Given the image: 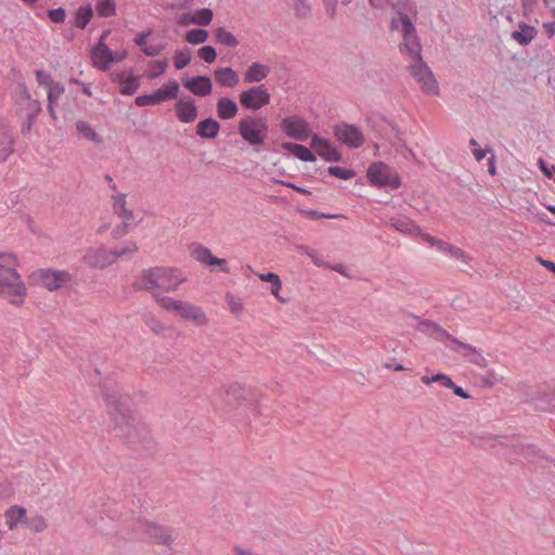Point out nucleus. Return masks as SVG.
<instances>
[{"label": "nucleus", "mask_w": 555, "mask_h": 555, "mask_svg": "<svg viewBox=\"0 0 555 555\" xmlns=\"http://www.w3.org/2000/svg\"><path fill=\"white\" fill-rule=\"evenodd\" d=\"M102 396L108 406V413L117 436L133 449H141L149 453L153 452L156 443L146 425L131 411L129 406L130 398L106 385L102 386Z\"/></svg>", "instance_id": "1"}, {"label": "nucleus", "mask_w": 555, "mask_h": 555, "mask_svg": "<svg viewBox=\"0 0 555 555\" xmlns=\"http://www.w3.org/2000/svg\"><path fill=\"white\" fill-rule=\"evenodd\" d=\"M16 257L11 254L0 253V295L24 297L26 287L21 281L14 266Z\"/></svg>", "instance_id": "2"}, {"label": "nucleus", "mask_w": 555, "mask_h": 555, "mask_svg": "<svg viewBox=\"0 0 555 555\" xmlns=\"http://www.w3.org/2000/svg\"><path fill=\"white\" fill-rule=\"evenodd\" d=\"M398 15L400 16L403 36V41L399 46L400 51L408 53L413 60L421 57L422 44L420 42L415 25L410 16L400 8L398 9Z\"/></svg>", "instance_id": "3"}, {"label": "nucleus", "mask_w": 555, "mask_h": 555, "mask_svg": "<svg viewBox=\"0 0 555 555\" xmlns=\"http://www.w3.org/2000/svg\"><path fill=\"white\" fill-rule=\"evenodd\" d=\"M137 524L138 526L134 529L145 533L150 541L155 544L171 547L176 540L175 530L170 527L141 518L137 520Z\"/></svg>", "instance_id": "4"}, {"label": "nucleus", "mask_w": 555, "mask_h": 555, "mask_svg": "<svg viewBox=\"0 0 555 555\" xmlns=\"http://www.w3.org/2000/svg\"><path fill=\"white\" fill-rule=\"evenodd\" d=\"M238 133L250 145H261L268 135V122L263 117L244 118L238 122Z\"/></svg>", "instance_id": "5"}, {"label": "nucleus", "mask_w": 555, "mask_h": 555, "mask_svg": "<svg viewBox=\"0 0 555 555\" xmlns=\"http://www.w3.org/2000/svg\"><path fill=\"white\" fill-rule=\"evenodd\" d=\"M370 183L377 188L390 186L397 190L401 185V179L398 175H392L391 169L383 162L372 163L366 171Z\"/></svg>", "instance_id": "6"}, {"label": "nucleus", "mask_w": 555, "mask_h": 555, "mask_svg": "<svg viewBox=\"0 0 555 555\" xmlns=\"http://www.w3.org/2000/svg\"><path fill=\"white\" fill-rule=\"evenodd\" d=\"M408 69L410 75L420 83L424 92L429 94H438V82L431 69L424 62L422 56L413 60V63L409 66Z\"/></svg>", "instance_id": "7"}, {"label": "nucleus", "mask_w": 555, "mask_h": 555, "mask_svg": "<svg viewBox=\"0 0 555 555\" xmlns=\"http://www.w3.org/2000/svg\"><path fill=\"white\" fill-rule=\"evenodd\" d=\"M243 401H258V396L254 389L238 383H232L227 386L222 402L227 410L236 409Z\"/></svg>", "instance_id": "8"}, {"label": "nucleus", "mask_w": 555, "mask_h": 555, "mask_svg": "<svg viewBox=\"0 0 555 555\" xmlns=\"http://www.w3.org/2000/svg\"><path fill=\"white\" fill-rule=\"evenodd\" d=\"M280 127L288 138L297 141H306L311 133L308 121L298 115L283 118Z\"/></svg>", "instance_id": "9"}, {"label": "nucleus", "mask_w": 555, "mask_h": 555, "mask_svg": "<svg viewBox=\"0 0 555 555\" xmlns=\"http://www.w3.org/2000/svg\"><path fill=\"white\" fill-rule=\"evenodd\" d=\"M271 95L263 86L251 87L240 94V103L244 108L257 111L270 103Z\"/></svg>", "instance_id": "10"}, {"label": "nucleus", "mask_w": 555, "mask_h": 555, "mask_svg": "<svg viewBox=\"0 0 555 555\" xmlns=\"http://www.w3.org/2000/svg\"><path fill=\"white\" fill-rule=\"evenodd\" d=\"M334 137L345 145L358 149L364 143V135L356 125L340 122L333 127Z\"/></svg>", "instance_id": "11"}, {"label": "nucleus", "mask_w": 555, "mask_h": 555, "mask_svg": "<svg viewBox=\"0 0 555 555\" xmlns=\"http://www.w3.org/2000/svg\"><path fill=\"white\" fill-rule=\"evenodd\" d=\"M109 33V29L103 31L99 42L92 49L93 63L99 69L103 72L109 69L112 64L115 63L113 51L104 42Z\"/></svg>", "instance_id": "12"}, {"label": "nucleus", "mask_w": 555, "mask_h": 555, "mask_svg": "<svg viewBox=\"0 0 555 555\" xmlns=\"http://www.w3.org/2000/svg\"><path fill=\"white\" fill-rule=\"evenodd\" d=\"M159 289L175 292L186 279L177 274L178 270L170 267H156Z\"/></svg>", "instance_id": "13"}, {"label": "nucleus", "mask_w": 555, "mask_h": 555, "mask_svg": "<svg viewBox=\"0 0 555 555\" xmlns=\"http://www.w3.org/2000/svg\"><path fill=\"white\" fill-rule=\"evenodd\" d=\"M40 282L49 291H56L70 280V274L63 270L41 269L38 272Z\"/></svg>", "instance_id": "14"}, {"label": "nucleus", "mask_w": 555, "mask_h": 555, "mask_svg": "<svg viewBox=\"0 0 555 555\" xmlns=\"http://www.w3.org/2000/svg\"><path fill=\"white\" fill-rule=\"evenodd\" d=\"M83 261L91 268L103 269L114 263V256L105 248H91L83 256Z\"/></svg>", "instance_id": "15"}, {"label": "nucleus", "mask_w": 555, "mask_h": 555, "mask_svg": "<svg viewBox=\"0 0 555 555\" xmlns=\"http://www.w3.org/2000/svg\"><path fill=\"white\" fill-rule=\"evenodd\" d=\"M182 86L196 96H207L212 91V81L208 76H195L182 80Z\"/></svg>", "instance_id": "16"}, {"label": "nucleus", "mask_w": 555, "mask_h": 555, "mask_svg": "<svg viewBox=\"0 0 555 555\" xmlns=\"http://www.w3.org/2000/svg\"><path fill=\"white\" fill-rule=\"evenodd\" d=\"M175 311H177L184 320H191L196 325L201 326L207 323V318L204 311L199 307L188 301L180 300Z\"/></svg>", "instance_id": "17"}, {"label": "nucleus", "mask_w": 555, "mask_h": 555, "mask_svg": "<svg viewBox=\"0 0 555 555\" xmlns=\"http://www.w3.org/2000/svg\"><path fill=\"white\" fill-rule=\"evenodd\" d=\"M175 111L178 119L184 124L193 122L198 115L195 100L192 98L186 101L179 100L175 105Z\"/></svg>", "instance_id": "18"}, {"label": "nucleus", "mask_w": 555, "mask_h": 555, "mask_svg": "<svg viewBox=\"0 0 555 555\" xmlns=\"http://www.w3.org/2000/svg\"><path fill=\"white\" fill-rule=\"evenodd\" d=\"M158 275L156 272V267L144 269L141 272L140 281L134 282L132 284V288L137 292L147 291L153 292L155 289H159L158 284Z\"/></svg>", "instance_id": "19"}, {"label": "nucleus", "mask_w": 555, "mask_h": 555, "mask_svg": "<svg viewBox=\"0 0 555 555\" xmlns=\"http://www.w3.org/2000/svg\"><path fill=\"white\" fill-rule=\"evenodd\" d=\"M12 129L0 118V162L5 160L14 152Z\"/></svg>", "instance_id": "20"}, {"label": "nucleus", "mask_w": 555, "mask_h": 555, "mask_svg": "<svg viewBox=\"0 0 555 555\" xmlns=\"http://www.w3.org/2000/svg\"><path fill=\"white\" fill-rule=\"evenodd\" d=\"M515 450L530 464H537L546 459V452L535 443H520L515 446Z\"/></svg>", "instance_id": "21"}, {"label": "nucleus", "mask_w": 555, "mask_h": 555, "mask_svg": "<svg viewBox=\"0 0 555 555\" xmlns=\"http://www.w3.org/2000/svg\"><path fill=\"white\" fill-rule=\"evenodd\" d=\"M221 125L212 117L205 118L196 125V134L202 139H216L220 131Z\"/></svg>", "instance_id": "22"}, {"label": "nucleus", "mask_w": 555, "mask_h": 555, "mask_svg": "<svg viewBox=\"0 0 555 555\" xmlns=\"http://www.w3.org/2000/svg\"><path fill=\"white\" fill-rule=\"evenodd\" d=\"M180 85L177 80H169L162 88L153 92L156 105L178 98Z\"/></svg>", "instance_id": "23"}, {"label": "nucleus", "mask_w": 555, "mask_h": 555, "mask_svg": "<svg viewBox=\"0 0 555 555\" xmlns=\"http://www.w3.org/2000/svg\"><path fill=\"white\" fill-rule=\"evenodd\" d=\"M114 81H117L121 85L120 93L125 95H132L140 88V77L134 76L131 70L128 77L125 75V73L116 74Z\"/></svg>", "instance_id": "24"}, {"label": "nucleus", "mask_w": 555, "mask_h": 555, "mask_svg": "<svg viewBox=\"0 0 555 555\" xmlns=\"http://www.w3.org/2000/svg\"><path fill=\"white\" fill-rule=\"evenodd\" d=\"M214 75H215L216 81L221 87L233 88L240 81L237 73L231 67L216 68L214 72Z\"/></svg>", "instance_id": "25"}, {"label": "nucleus", "mask_w": 555, "mask_h": 555, "mask_svg": "<svg viewBox=\"0 0 555 555\" xmlns=\"http://www.w3.org/2000/svg\"><path fill=\"white\" fill-rule=\"evenodd\" d=\"M282 149L292 153L295 157L300 159L301 162H315V154L305 145L293 143V142H284L282 143Z\"/></svg>", "instance_id": "26"}, {"label": "nucleus", "mask_w": 555, "mask_h": 555, "mask_svg": "<svg viewBox=\"0 0 555 555\" xmlns=\"http://www.w3.org/2000/svg\"><path fill=\"white\" fill-rule=\"evenodd\" d=\"M26 508L20 505H13L5 512V522L10 530L15 529L20 524L26 522Z\"/></svg>", "instance_id": "27"}, {"label": "nucleus", "mask_w": 555, "mask_h": 555, "mask_svg": "<svg viewBox=\"0 0 555 555\" xmlns=\"http://www.w3.org/2000/svg\"><path fill=\"white\" fill-rule=\"evenodd\" d=\"M238 112L237 104L234 100L223 96L217 102V114L222 120L233 118Z\"/></svg>", "instance_id": "28"}, {"label": "nucleus", "mask_w": 555, "mask_h": 555, "mask_svg": "<svg viewBox=\"0 0 555 555\" xmlns=\"http://www.w3.org/2000/svg\"><path fill=\"white\" fill-rule=\"evenodd\" d=\"M538 30L526 23H520L519 29L512 33V38L520 46H527L537 36Z\"/></svg>", "instance_id": "29"}, {"label": "nucleus", "mask_w": 555, "mask_h": 555, "mask_svg": "<svg viewBox=\"0 0 555 555\" xmlns=\"http://www.w3.org/2000/svg\"><path fill=\"white\" fill-rule=\"evenodd\" d=\"M269 74V67L266 65L255 62L253 63L244 75L245 82L253 83L263 80Z\"/></svg>", "instance_id": "30"}, {"label": "nucleus", "mask_w": 555, "mask_h": 555, "mask_svg": "<svg viewBox=\"0 0 555 555\" xmlns=\"http://www.w3.org/2000/svg\"><path fill=\"white\" fill-rule=\"evenodd\" d=\"M461 349H463V357L467 358L469 362L480 366V367H487L488 366V360L479 353L476 348L469 344L460 341L457 345Z\"/></svg>", "instance_id": "31"}, {"label": "nucleus", "mask_w": 555, "mask_h": 555, "mask_svg": "<svg viewBox=\"0 0 555 555\" xmlns=\"http://www.w3.org/2000/svg\"><path fill=\"white\" fill-rule=\"evenodd\" d=\"M24 107L22 108V114H24L25 119H36L39 113L41 112V104L37 100H33L30 94L25 89L24 90Z\"/></svg>", "instance_id": "32"}, {"label": "nucleus", "mask_w": 555, "mask_h": 555, "mask_svg": "<svg viewBox=\"0 0 555 555\" xmlns=\"http://www.w3.org/2000/svg\"><path fill=\"white\" fill-rule=\"evenodd\" d=\"M389 225L395 230L405 234H416L421 232V229L406 217L390 219Z\"/></svg>", "instance_id": "33"}, {"label": "nucleus", "mask_w": 555, "mask_h": 555, "mask_svg": "<svg viewBox=\"0 0 555 555\" xmlns=\"http://www.w3.org/2000/svg\"><path fill=\"white\" fill-rule=\"evenodd\" d=\"M93 16V8L90 3L81 5L75 13L74 26L85 29Z\"/></svg>", "instance_id": "34"}, {"label": "nucleus", "mask_w": 555, "mask_h": 555, "mask_svg": "<svg viewBox=\"0 0 555 555\" xmlns=\"http://www.w3.org/2000/svg\"><path fill=\"white\" fill-rule=\"evenodd\" d=\"M112 198L114 199L113 209L117 216L126 220L133 219V211L126 207V194L113 195Z\"/></svg>", "instance_id": "35"}, {"label": "nucleus", "mask_w": 555, "mask_h": 555, "mask_svg": "<svg viewBox=\"0 0 555 555\" xmlns=\"http://www.w3.org/2000/svg\"><path fill=\"white\" fill-rule=\"evenodd\" d=\"M216 42L224 46L234 48L238 44V40L235 38V36L227 30L224 27H218L214 30Z\"/></svg>", "instance_id": "36"}, {"label": "nucleus", "mask_w": 555, "mask_h": 555, "mask_svg": "<svg viewBox=\"0 0 555 555\" xmlns=\"http://www.w3.org/2000/svg\"><path fill=\"white\" fill-rule=\"evenodd\" d=\"M76 129H77V132L81 137L88 139L96 144L102 143V138L90 127V125L88 122H86L83 120H78L76 122Z\"/></svg>", "instance_id": "37"}, {"label": "nucleus", "mask_w": 555, "mask_h": 555, "mask_svg": "<svg viewBox=\"0 0 555 555\" xmlns=\"http://www.w3.org/2000/svg\"><path fill=\"white\" fill-rule=\"evenodd\" d=\"M318 155L326 162H340L343 159L341 153L330 141L318 150Z\"/></svg>", "instance_id": "38"}, {"label": "nucleus", "mask_w": 555, "mask_h": 555, "mask_svg": "<svg viewBox=\"0 0 555 555\" xmlns=\"http://www.w3.org/2000/svg\"><path fill=\"white\" fill-rule=\"evenodd\" d=\"M209 34L203 28H193L186 31L185 40L191 44H201L207 41Z\"/></svg>", "instance_id": "39"}, {"label": "nucleus", "mask_w": 555, "mask_h": 555, "mask_svg": "<svg viewBox=\"0 0 555 555\" xmlns=\"http://www.w3.org/2000/svg\"><path fill=\"white\" fill-rule=\"evenodd\" d=\"M95 10L100 17L114 16L116 14V2L115 0H100Z\"/></svg>", "instance_id": "40"}, {"label": "nucleus", "mask_w": 555, "mask_h": 555, "mask_svg": "<svg viewBox=\"0 0 555 555\" xmlns=\"http://www.w3.org/2000/svg\"><path fill=\"white\" fill-rule=\"evenodd\" d=\"M434 339L438 341H442L444 339L450 340L451 343L459 345L461 340L452 336L448 333L443 327H441L438 323L434 322V326L431 327V332L429 334Z\"/></svg>", "instance_id": "41"}, {"label": "nucleus", "mask_w": 555, "mask_h": 555, "mask_svg": "<svg viewBox=\"0 0 555 555\" xmlns=\"http://www.w3.org/2000/svg\"><path fill=\"white\" fill-rule=\"evenodd\" d=\"M192 60V54L189 48H184L183 50H178L173 56V65L176 69H183L186 67Z\"/></svg>", "instance_id": "42"}, {"label": "nucleus", "mask_w": 555, "mask_h": 555, "mask_svg": "<svg viewBox=\"0 0 555 555\" xmlns=\"http://www.w3.org/2000/svg\"><path fill=\"white\" fill-rule=\"evenodd\" d=\"M192 256L199 262L210 266V260L214 258L210 249L203 245H195L192 250Z\"/></svg>", "instance_id": "43"}, {"label": "nucleus", "mask_w": 555, "mask_h": 555, "mask_svg": "<svg viewBox=\"0 0 555 555\" xmlns=\"http://www.w3.org/2000/svg\"><path fill=\"white\" fill-rule=\"evenodd\" d=\"M193 15H194V25H199V26L209 25L214 18V12H212V10H210L208 8L199 9L195 13H193Z\"/></svg>", "instance_id": "44"}, {"label": "nucleus", "mask_w": 555, "mask_h": 555, "mask_svg": "<svg viewBox=\"0 0 555 555\" xmlns=\"http://www.w3.org/2000/svg\"><path fill=\"white\" fill-rule=\"evenodd\" d=\"M295 15L298 18H308L311 16V7L307 0H295L294 2Z\"/></svg>", "instance_id": "45"}, {"label": "nucleus", "mask_w": 555, "mask_h": 555, "mask_svg": "<svg viewBox=\"0 0 555 555\" xmlns=\"http://www.w3.org/2000/svg\"><path fill=\"white\" fill-rule=\"evenodd\" d=\"M327 172L341 180H349L356 176V171L353 169H347L339 166H331L327 169Z\"/></svg>", "instance_id": "46"}, {"label": "nucleus", "mask_w": 555, "mask_h": 555, "mask_svg": "<svg viewBox=\"0 0 555 555\" xmlns=\"http://www.w3.org/2000/svg\"><path fill=\"white\" fill-rule=\"evenodd\" d=\"M25 526L34 532H42L47 528V522L42 516L37 515L33 518L26 517Z\"/></svg>", "instance_id": "47"}, {"label": "nucleus", "mask_w": 555, "mask_h": 555, "mask_svg": "<svg viewBox=\"0 0 555 555\" xmlns=\"http://www.w3.org/2000/svg\"><path fill=\"white\" fill-rule=\"evenodd\" d=\"M198 56L204 60L206 63H214L217 59V51L211 46H204L197 51Z\"/></svg>", "instance_id": "48"}, {"label": "nucleus", "mask_w": 555, "mask_h": 555, "mask_svg": "<svg viewBox=\"0 0 555 555\" xmlns=\"http://www.w3.org/2000/svg\"><path fill=\"white\" fill-rule=\"evenodd\" d=\"M65 88L60 82H52L48 87V102H56L57 99L64 93Z\"/></svg>", "instance_id": "49"}, {"label": "nucleus", "mask_w": 555, "mask_h": 555, "mask_svg": "<svg viewBox=\"0 0 555 555\" xmlns=\"http://www.w3.org/2000/svg\"><path fill=\"white\" fill-rule=\"evenodd\" d=\"M144 321L145 324L150 327V330L157 335L163 334V332L165 331V326L163 325V323L152 314L145 315Z\"/></svg>", "instance_id": "50"}, {"label": "nucleus", "mask_w": 555, "mask_h": 555, "mask_svg": "<svg viewBox=\"0 0 555 555\" xmlns=\"http://www.w3.org/2000/svg\"><path fill=\"white\" fill-rule=\"evenodd\" d=\"M153 296L156 298L158 305L166 310H175L180 301L167 296H159L156 293H153Z\"/></svg>", "instance_id": "51"}, {"label": "nucleus", "mask_w": 555, "mask_h": 555, "mask_svg": "<svg viewBox=\"0 0 555 555\" xmlns=\"http://www.w3.org/2000/svg\"><path fill=\"white\" fill-rule=\"evenodd\" d=\"M47 15L49 20L55 24L64 23L66 18V11L63 8L48 10Z\"/></svg>", "instance_id": "52"}, {"label": "nucleus", "mask_w": 555, "mask_h": 555, "mask_svg": "<svg viewBox=\"0 0 555 555\" xmlns=\"http://www.w3.org/2000/svg\"><path fill=\"white\" fill-rule=\"evenodd\" d=\"M155 65H156V70H152V72L147 73V77L150 79H155V78L159 77L160 75H163L168 67V61L166 59L157 60V61H155Z\"/></svg>", "instance_id": "53"}, {"label": "nucleus", "mask_w": 555, "mask_h": 555, "mask_svg": "<svg viewBox=\"0 0 555 555\" xmlns=\"http://www.w3.org/2000/svg\"><path fill=\"white\" fill-rule=\"evenodd\" d=\"M304 212L310 219H321V218L338 219V218H345L343 215H339V214H323V212H320V211L313 210V209L305 210Z\"/></svg>", "instance_id": "54"}, {"label": "nucleus", "mask_w": 555, "mask_h": 555, "mask_svg": "<svg viewBox=\"0 0 555 555\" xmlns=\"http://www.w3.org/2000/svg\"><path fill=\"white\" fill-rule=\"evenodd\" d=\"M137 250H138V246L135 243L132 242L125 248L111 250V254L114 256V261H115L117 258H120L129 253H135Z\"/></svg>", "instance_id": "55"}, {"label": "nucleus", "mask_w": 555, "mask_h": 555, "mask_svg": "<svg viewBox=\"0 0 555 555\" xmlns=\"http://www.w3.org/2000/svg\"><path fill=\"white\" fill-rule=\"evenodd\" d=\"M134 103L137 106H140V107L149 106V105H156V103L154 101L153 93L138 95L134 99Z\"/></svg>", "instance_id": "56"}, {"label": "nucleus", "mask_w": 555, "mask_h": 555, "mask_svg": "<svg viewBox=\"0 0 555 555\" xmlns=\"http://www.w3.org/2000/svg\"><path fill=\"white\" fill-rule=\"evenodd\" d=\"M130 227L131 224L127 221H124L122 223H120L119 225L115 227L112 231V236L114 238H120L121 236H124L125 234H127L130 230Z\"/></svg>", "instance_id": "57"}, {"label": "nucleus", "mask_w": 555, "mask_h": 555, "mask_svg": "<svg viewBox=\"0 0 555 555\" xmlns=\"http://www.w3.org/2000/svg\"><path fill=\"white\" fill-rule=\"evenodd\" d=\"M392 9L398 12V9L400 8L404 13L405 11H414L416 12V7L414 3L411 2V0H399L397 3L391 4Z\"/></svg>", "instance_id": "58"}, {"label": "nucleus", "mask_w": 555, "mask_h": 555, "mask_svg": "<svg viewBox=\"0 0 555 555\" xmlns=\"http://www.w3.org/2000/svg\"><path fill=\"white\" fill-rule=\"evenodd\" d=\"M36 78L38 83L46 88H48L53 82L51 75L41 69L36 72Z\"/></svg>", "instance_id": "59"}, {"label": "nucleus", "mask_w": 555, "mask_h": 555, "mask_svg": "<svg viewBox=\"0 0 555 555\" xmlns=\"http://www.w3.org/2000/svg\"><path fill=\"white\" fill-rule=\"evenodd\" d=\"M423 238L428 242L431 246H436L439 250L444 251L446 247L448 245L447 242H443L435 236H431L429 234H424Z\"/></svg>", "instance_id": "60"}, {"label": "nucleus", "mask_w": 555, "mask_h": 555, "mask_svg": "<svg viewBox=\"0 0 555 555\" xmlns=\"http://www.w3.org/2000/svg\"><path fill=\"white\" fill-rule=\"evenodd\" d=\"M282 288V281L279 278L278 280H274L271 284V294L281 302H286L287 299L280 296V291Z\"/></svg>", "instance_id": "61"}, {"label": "nucleus", "mask_w": 555, "mask_h": 555, "mask_svg": "<svg viewBox=\"0 0 555 555\" xmlns=\"http://www.w3.org/2000/svg\"><path fill=\"white\" fill-rule=\"evenodd\" d=\"M444 251L450 253L452 257L457 258V259H467L468 258L463 249L455 247L449 243H448Z\"/></svg>", "instance_id": "62"}, {"label": "nucleus", "mask_w": 555, "mask_h": 555, "mask_svg": "<svg viewBox=\"0 0 555 555\" xmlns=\"http://www.w3.org/2000/svg\"><path fill=\"white\" fill-rule=\"evenodd\" d=\"M431 379L434 380V383H437V382L442 383V385L447 388L453 387V380L448 375H446L443 373H437V374L433 375Z\"/></svg>", "instance_id": "63"}, {"label": "nucleus", "mask_w": 555, "mask_h": 555, "mask_svg": "<svg viewBox=\"0 0 555 555\" xmlns=\"http://www.w3.org/2000/svg\"><path fill=\"white\" fill-rule=\"evenodd\" d=\"M227 299H228V304H229V307L232 312L236 313L243 309L240 299L235 298L234 296H232L230 294L227 295Z\"/></svg>", "instance_id": "64"}]
</instances>
